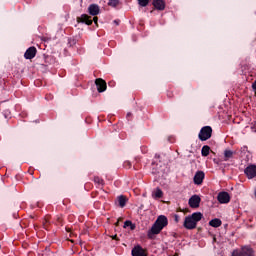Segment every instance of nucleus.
<instances>
[{"mask_svg":"<svg viewBox=\"0 0 256 256\" xmlns=\"http://www.w3.org/2000/svg\"><path fill=\"white\" fill-rule=\"evenodd\" d=\"M169 225V220L167 216L160 215L157 217L156 221L152 225L151 229L148 230L147 237L148 239H153L155 235H159Z\"/></svg>","mask_w":256,"mask_h":256,"instance_id":"nucleus-1","label":"nucleus"},{"mask_svg":"<svg viewBox=\"0 0 256 256\" xmlns=\"http://www.w3.org/2000/svg\"><path fill=\"white\" fill-rule=\"evenodd\" d=\"M201 219H203V213L194 212L185 217L183 227L188 230L197 229V223H199Z\"/></svg>","mask_w":256,"mask_h":256,"instance_id":"nucleus-2","label":"nucleus"},{"mask_svg":"<svg viewBox=\"0 0 256 256\" xmlns=\"http://www.w3.org/2000/svg\"><path fill=\"white\" fill-rule=\"evenodd\" d=\"M211 135H213V128L211 126H204L201 128L198 138L200 141H207L211 139Z\"/></svg>","mask_w":256,"mask_h":256,"instance_id":"nucleus-3","label":"nucleus"},{"mask_svg":"<svg viewBox=\"0 0 256 256\" xmlns=\"http://www.w3.org/2000/svg\"><path fill=\"white\" fill-rule=\"evenodd\" d=\"M253 255V249L245 246L242 248L241 251L235 250L232 253V256H252Z\"/></svg>","mask_w":256,"mask_h":256,"instance_id":"nucleus-4","label":"nucleus"},{"mask_svg":"<svg viewBox=\"0 0 256 256\" xmlns=\"http://www.w3.org/2000/svg\"><path fill=\"white\" fill-rule=\"evenodd\" d=\"M95 85L97 86L98 93H103L107 91V82L103 80L102 78H97L95 80Z\"/></svg>","mask_w":256,"mask_h":256,"instance_id":"nucleus-5","label":"nucleus"},{"mask_svg":"<svg viewBox=\"0 0 256 256\" xmlns=\"http://www.w3.org/2000/svg\"><path fill=\"white\" fill-rule=\"evenodd\" d=\"M248 179H255L256 177V165H249L244 171Z\"/></svg>","mask_w":256,"mask_h":256,"instance_id":"nucleus-6","label":"nucleus"},{"mask_svg":"<svg viewBox=\"0 0 256 256\" xmlns=\"http://www.w3.org/2000/svg\"><path fill=\"white\" fill-rule=\"evenodd\" d=\"M189 206L192 209H197L199 208V205L201 204V197L197 196V195H193L190 199H189Z\"/></svg>","mask_w":256,"mask_h":256,"instance_id":"nucleus-7","label":"nucleus"},{"mask_svg":"<svg viewBox=\"0 0 256 256\" xmlns=\"http://www.w3.org/2000/svg\"><path fill=\"white\" fill-rule=\"evenodd\" d=\"M217 200L221 204L229 203V201H231V196L227 192H220L217 196Z\"/></svg>","mask_w":256,"mask_h":256,"instance_id":"nucleus-8","label":"nucleus"},{"mask_svg":"<svg viewBox=\"0 0 256 256\" xmlns=\"http://www.w3.org/2000/svg\"><path fill=\"white\" fill-rule=\"evenodd\" d=\"M203 179H205V172L204 171H197L194 175V183L195 185H202Z\"/></svg>","mask_w":256,"mask_h":256,"instance_id":"nucleus-9","label":"nucleus"},{"mask_svg":"<svg viewBox=\"0 0 256 256\" xmlns=\"http://www.w3.org/2000/svg\"><path fill=\"white\" fill-rule=\"evenodd\" d=\"M132 256H147V251L140 245H137L132 249Z\"/></svg>","mask_w":256,"mask_h":256,"instance_id":"nucleus-10","label":"nucleus"},{"mask_svg":"<svg viewBox=\"0 0 256 256\" xmlns=\"http://www.w3.org/2000/svg\"><path fill=\"white\" fill-rule=\"evenodd\" d=\"M77 23H85L86 25H93V20L87 14H82L80 17L77 18Z\"/></svg>","mask_w":256,"mask_h":256,"instance_id":"nucleus-11","label":"nucleus"},{"mask_svg":"<svg viewBox=\"0 0 256 256\" xmlns=\"http://www.w3.org/2000/svg\"><path fill=\"white\" fill-rule=\"evenodd\" d=\"M35 55H37V48L35 46L28 48L24 53L25 59H34Z\"/></svg>","mask_w":256,"mask_h":256,"instance_id":"nucleus-12","label":"nucleus"},{"mask_svg":"<svg viewBox=\"0 0 256 256\" xmlns=\"http://www.w3.org/2000/svg\"><path fill=\"white\" fill-rule=\"evenodd\" d=\"M153 6L158 11L165 10V0H153Z\"/></svg>","mask_w":256,"mask_h":256,"instance_id":"nucleus-13","label":"nucleus"},{"mask_svg":"<svg viewBox=\"0 0 256 256\" xmlns=\"http://www.w3.org/2000/svg\"><path fill=\"white\" fill-rule=\"evenodd\" d=\"M99 5L97 4H91L89 7H88V12L90 15H92L93 17H95V15H99Z\"/></svg>","mask_w":256,"mask_h":256,"instance_id":"nucleus-14","label":"nucleus"},{"mask_svg":"<svg viewBox=\"0 0 256 256\" xmlns=\"http://www.w3.org/2000/svg\"><path fill=\"white\" fill-rule=\"evenodd\" d=\"M221 224H222V222H221V219H219V218L212 219L209 222L210 227H216V228L221 227Z\"/></svg>","mask_w":256,"mask_h":256,"instance_id":"nucleus-15","label":"nucleus"},{"mask_svg":"<svg viewBox=\"0 0 256 256\" xmlns=\"http://www.w3.org/2000/svg\"><path fill=\"white\" fill-rule=\"evenodd\" d=\"M153 199H161L163 197V191L160 188H157L153 193H152Z\"/></svg>","mask_w":256,"mask_h":256,"instance_id":"nucleus-16","label":"nucleus"},{"mask_svg":"<svg viewBox=\"0 0 256 256\" xmlns=\"http://www.w3.org/2000/svg\"><path fill=\"white\" fill-rule=\"evenodd\" d=\"M210 151H211V147H209L208 145L203 146L201 150L202 157L209 156Z\"/></svg>","mask_w":256,"mask_h":256,"instance_id":"nucleus-17","label":"nucleus"},{"mask_svg":"<svg viewBox=\"0 0 256 256\" xmlns=\"http://www.w3.org/2000/svg\"><path fill=\"white\" fill-rule=\"evenodd\" d=\"M234 154L235 153L231 150H225L224 151V161H229V159H232Z\"/></svg>","mask_w":256,"mask_h":256,"instance_id":"nucleus-18","label":"nucleus"},{"mask_svg":"<svg viewBox=\"0 0 256 256\" xmlns=\"http://www.w3.org/2000/svg\"><path fill=\"white\" fill-rule=\"evenodd\" d=\"M118 203L120 207H125L127 205V197L121 195L118 197Z\"/></svg>","mask_w":256,"mask_h":256,"instance_id":"nucleus-19","label":"nucleus"},{"mask_svg":"<svg viewBox=\"0 0 256 256\" xmlns=\"http://www.w3.org/2000/svg\"><path fill=\"white\" fill-rule=\"evenodd\" d=\"M127 227H130L131 231H135V224L129 220L124 222V229H127Z\"/></svg>","mask_w":256,"mask_h":256,"instance_id":"nucleus-20","label":"nucleus"},{"mask_svg":"<svg viewBox=\"0 0 256 256\" xmlns=\"http://www.w3.org/2000/svg\"><path fill=\"white\" fill-rule=\"evenodd\" d=\"M137 1H138V5H140V7H147V5H149L150 0H137Z\"/></svg>","mask_w":256,"mask_h":256,"instance_id":"nucleus-21","label":"nucleus"},{"mask_svg":"<svg viewBox=\"0 0 256 256\" xmlns=\"http://www.w3.org/2000/svg\"><path fill=\"white\" fill-rule=\"evenodd\" d=\"M109 7H117L119 5V0H109Z\"/></svg>","mask_w":256,"mask_h":256,"instance_id":"nucleus-22","label":"nucleus"},{"mask_svg":"<svg viewBox=\"0 0 256 256\" xmlns=\"http://www.w3.org/2000/svg\"><path fill=\"white\" fill-rule=\"evenodd\" d=\"M94 182L97 183V185H103V179L98 176L94 177Z\"/></svg>","mask_w":256,"mask_h":256,"instance_id":"nucleus-23","label":"nucleus"},{"mask_svg":"<svg viewBox=\"0 0 256 256\" xmlns=\"http://www.w3.org/2000/svg\"><path fill=\"white\" fill-rule=\"evenodd\" d=\"M174 221H175L176 223H179V215H175V216H174Z\"/></svg>","mask_w":256,"mask_h":256,"instance_id":"nucleus-24","label":"nucleus"},{"mask_svg":"<svg viewBox=\"0 0 256 256\" xmlns=\"http://www.w3.org/2000/svg\"><path fill=\"white\" fill-rule=\"evenodd\" d=\"M93 21H94L95 25H97V21H99V18H97V16H95V17L93 18Z\"/></svg>","mask_w":256,"mask_h":256,"instance_id":"nucleus-25","label":"nucleus"},{"mask_svg":"<svg viewBox=\"0 0 256 256\" xmlns=\"http://www.w3.org/2000/svg\"><path fill=\"white\" fill-rule=\"evenodd\" d=\"M252 88L254 89V91H256V80H255L254 83L252 84Z\"/></svg>","mask_w":256,"mask_h":256,"instance_id":"nucleus-26","label":"nucleus"},{"mask_svg":"<svg viewBox=\"0 0 256 256\" xmlns=\"http://www.w3.org/2000/svg\"><path fill=\"white\" fill-rule=\"evenodd\" d=\"M112 239H117V235L112 236Z\"/></svg>","mask_w":256,"mask_h":256,"instance_id":"nucleus-27","label":"nucleus"}]
</instances>
